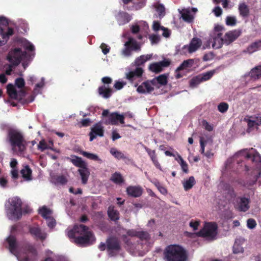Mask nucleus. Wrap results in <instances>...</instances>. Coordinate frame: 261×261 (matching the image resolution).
<instances>
[{"instance_id": "obj_60", "label": "nucleus", "mask_w": 261, "mask_h": 261, "mask_svg": "<svg viewBox=\"0 0 261 261\" xmlns=\"http://www.w3.org/2000/svg\"><path fill=\"white\" fill-rule=\"evenodd\" d=\"M163 26H161L159 21H154L152 25V29L154 31L157 32L160 30H162Z\"/></svg>"}, {"instance_id": "obj_54", "label": "nucleus", "mask_w": 261, "mask_h": 261, "mask_svg": "<svg viewBox=\"0 0 261 261\" xmlns=\"http://www.w3.org/2000/svg\"><path fill=\"white\" fill-rule=\"evenodd\" d=\"M179 158V160L180 161V166H181V169L182 170V171L185 172V173H188V164H187V163L183 160V159L181 158V156L180 155H179L178 156Z\"/></svg>"}, {"instance_id": "obj_50", "label": "nucleus", "mask_w": 261, "mask_h": 261, "mask_svg": "<svg viewBox=\"0 0 261 261\" xmlns=\"http://www.w3.org/2000/svg\"><path fill=\"white\" fill-rule=\"evenodd\" d=\"M229 108L228 104L225 102H222L218 106V111L222 113L226 112Z\"/></svg>"}, {"instance_id": "obj_18", "label": "nucleus", "mask_w": 261, "mask_h": 261, "mask_svg": "<svg viewBox=\"0 0 261 261\" xmlns=\"http://www.w3.org/2000/svg\"><path fill=\"white\" fill-rule=\"evenodd\" d=\"M126 193L129 196L133 197H139L143 193V189L140 186H128L126 188Z\"/></svg>"}, {"instance_id": "obj_10", "label": "nucleus", "mask_w": 261, "mask_h": 261, "mask_svg": "<svg viewBox=\"0 0 261 261\" xmlns=\"http://www.w3.org/2000/svg\"><path fill=\"white\" fill-rule=\"evenodd\" d=\"M140 50V46L137 41L132 38H129L124 43V48L122 50L121 53L125 57H129L132 55V51Z\"/></svg>"}, {"instance_id": "obj_47", "label": "nucleus", "mask_w": 261, "mask_h": 261, "mask_svg": "<svg viewBox=\"0 0 261 261\" xmlns=\"http://www.w3.org/2000/svg\"><path fill=\"white\" fill-rule=\"evenodd\" d=\"M202 80L200 78V76H197L195 77L192 78L190 82V86L191 87L194 88L196 87L197 85H198L201 82H202Z\"/></svg>"}, {"instance_id": "obj_42", "label": "nucleus", "mask_w": 261, "mask_h": 261, "mask_svg": "<svg viewBox=\"0 0 261 261\" xmlns=\"http://www.w3.org/2000/svg\"><path fill=\"white\" fill-rule=\"evenodd\" d=\"M240 241L239 239H237L235 241L234 244L233 246V253L234 254H238L243 253L244 252V249L242 246L238 243Z\"/></svg>"}, {"instance_id": "obj_21", "label": "nucleus", "mask_w": 261, "mask_h": 261, "mask_svg": "<svg viewBox=\"0 0 261 261\" xmlns=\"http://www.w3.org/2000/svg\"><path fill=\"white\" fill-rule=\"evenodd\" d=\"M153 90L154 87L150 85L147 81L143 82L137 89V91L142 94L150 93Z\"/></svg>"}, {"instance_id": "obj_64", "label": "nucleus", "mask_w": 261, "mask_h": 261, "mask_svg": "<svg viewBox=\"0 0 261 261\" xmlns=\"http://www.w3.org/2000/svg\"><path fill=\"white\" fill-rule=\"evenodd\" d=\"M91 122V121L90 119L86 118L82 119L81 121V124L82 126L83 127H87L90 125V123Z\"/></svg>"}, {"instance_id": "obj_34", "label": "nucleus", "mask_w": 261, "mask_h": 261, "mask_svg": "<svg viewBox=\"0 0 261 261\" xmlns=\"http://www.w3.org/2000/svg\"><path fill=\"white\" fill-rule=\"evenodd\" d=\"M261 47V40H258L252 43L247 48V52L252 54L258 50Z\"/></svg>"}, {"instance_id": "obj_28", "label": "nucleus", "mask_w": 261, "mask_h": 261, "mask_svg": "<svg viewBox=\"0 0 261 261\" xmlns=\"http://www.w3.org/2000/svg\"><path fill=\"white\" fill-rule=\"evenodd\" d=\"M108 215L111 220L117 221L119 219V212L114 209L113 206H110L108 210Z\"/></svg>"}, {"instance_id": "obj_55", "label": "nucleus", "mask_w": 261, "mask_h": 261, "mask_svg": "<svg viewBox=\"0 0 261 261\" xmlns=\"http://www.w3.org/2000/svg\"><path fill=\"white\" fill-rule=\"evenodd\" d=\"M47 148V144L44 140H41L38 145V149L42 151Z\"/></svg>"}, {"instance_id": "obj_14", "label": "nucleus", "mask_w": 261, "mask_h": 261, "mask_svg": "<svg viewBox=\"0 0 261 261\" xmlns=\"http://www.w3.org/2000/svg\"><path fill=\"white\" fill-rule=\"evenodd\" d=\"M171 62L169 60L165 59L159 62H154L149 65L148 69L155 73H158L163 70L164 68L168 67Z\"/></svg>"}, {"instance_id": "obj_58", "label": "nucleus", "mask_w": 261, "mask_h": 261, "mask_svg": "<svg viewBox=\"0 0 261 261\" xmlns=\"http://www.w3.org/2000/svg\"><path fill=\"white\" fill-rule=\"evenodd\" d=\"M247 225L249 228L253 229L256 225V221H255L254 219L250 218L247 220Z\"/></svg>"}, {"instance_id": "obj_49", "label": "nucleus", "mask_w": 261, "mask_h": 261, "mask_svg": "<svg viewBox=\"0 0 261 261\" xmlns=\"http://www.w3.org/2000/svg\"><path fill=\"white\" fill-rule=\"evenodd\" d=\"M215 72V70H211L203 73L201 76H200L202 81H206L210 80L213 76Z\"/></svg>"}, {"instance_id": "obj_57", "label": "nucleus", "mask_w": 261, "mask_h": 261, "mask_svg": "<svg viewBox=\"0 0 261 261\" xmlns=\"http://www.w3.org/2000/svg\"><path fill=\"white\" fill-rule=\"evenodd\" d=\"M256 169L258 171V174L254 177V180L251 183L249 184V186H251L255 184L257 179L261 176V167H257Z\"/></svg>"}, {"instance_id": "obj_31", "label": "nucleus", "mask_w": 261, "mask_h": 261, "mask_svg": "<svg viewBox=\"0 0 261 261\" xmlns=\"http://www.w3.org/2000/svg\"><path fill=\"white\" fill-rule=\"evenodd\" d=\"M7 93L9 96L13 99L18 98V93L15 87L12 84H9L7 86Z\"/></svg>"}, {"instance_id": "obj_33", "label": "nucleus", "mask_w": 261, "mask_h": 261, "mask_svg": "<svg viewBox=\"0 0 261 261\" xmlns=\"http://www.w3.org/2000/svg\"><path fill=\"white\" fill-rule=\"evenodd\" d=\"M98 93L105 98H109L112 94V89L108 88L105 86H102L98 88Z\"/></svg>"}, {"instance_id": "obj_32", "label": "nucleus", "mask_w": 261, "mask_h": 261, "mask_svg": "<svg viewBox=\"0 0 261 261\" xmlns=\"http://www.w3.org/2000/svg\"><path fill=\"white\" fill-rule=\"evenodd\" d=\"M239 11L240 15L243 17H247L249 14V9L248 6L244 3H240L239 5Z\"/></svg>"}, {"instance_id": "obj_48", "label": "nucleus", "mask_w": 261, "mask_h": 261, "mask_svg": "<svg viewBox=\"0 0 261 261\" xmlns=\"http://www.w3.org/2000/svg\"><path fill=\"white\" fill-rule=\"evenodd\" d=\"M155 9L160 17H162L165 14V9L162 4H158L155 6Z\"/></svg>"}, {"instance_id": "obj_13", "label": "nucleus", "mask_w": 261, "mask_h": 261, "mask_svg": "<svg viewBox=\"0 0 261 261\" xmlns=\"http://www.w3.org/2000/svg\"><path fill=\"white\" fill-rule=\"evenodd\" d=\"M249 198L245 197H238L236 199L234 207L239 212H246L249 209Z\"/></svg>"}, {"instance_id": "obj_6", "label": "nucleus", "mask_w": 261, "mask_h": 261, "mask_svg": "<svg viewBox=\"0 0 261 261\" xmlns=\"http://www.w3.org/2000/svg\"><path fill=\"white\" fill-rule=\"evenodd\" d=\"M217 229L218 226L216 223H205L203 228L200 230L197 234L201 237L214 240L217 234Z\"/></svg>"}, {"instance_id": "obj_44", "label": "nucleus", "mask_w": 261, "mask_h": 261, "mask_svg": "<svg viewBox=\"0 0 261 261\" xmlns=\"http://www.w3.org/2000/svg\"><path fill=\"white\" fill-rule=\"evenodd\" d=\"M158 83L161 85L165 86L168 83V76L165 74L160 75L156 77Z\"/></svg>"}, {"instance_id": "obj_3", "label": "nucleus", "mask_w": 261, "mask_h": 261, "mask_svg": "<svg viewBox=\"0 0 261 261\" xmlns=\"http://www.w3.org/2000/svg\"><path fill=\"white\" fill-rule=\"evenodd\" d=\"M165 261H187L188 253L187 251L178 245H170L168 246L164 252Z\"/></svg>"}, {"instance_id": "obj_1", "label": "nucleus", "mask_w": 261, "mask_h": 261, "mask_svg": "<svg viewBox=\"0 0 261 261\" xmlns=\"http://www.w3.org/2000/svg\"><path fill=\"white\" fill-rule=\"evenodd\" d=\"M68 236L74 239L75 243L81 246L92 244L95 241L92 232L88 227L83 224L75 226L72 229L68 231Z\"/></svg>"}, {"instance_id": "obj_41", "label": "nucleus", "mask_w": 261, "mask_h": 261, "mask_svg": "<svg viewBox=\"0 0 261 261\" xmlns=\"http://www.w3.org/2000/svg\"><path fill=\"white\" fill-rule=\"evenodd\" d=\"M213 142L212 140H205L203 137H201L200 139V152L201 154H203L204 155L205 152V145L208 143H210L212 144Z\"/></svg>"}, {"instance_id": "obj_62", "label": "nucleus", "mask_w": 261, "mask_h": 261, "mask_svg": "<svg viewBox=\"0 0 261 261\" xmlns=\"http://www.w3.org/2000/svg\"><path fill=\"white\" fill-rule=\"evenodd\" d=\"M200 224V221H195L192 220L189 224L190 227L193 228L194 230H196L198 229V227Z\"/></svg>"}, {"instance_id": "obj_8", "label": "nucleus", "mask_w": 261, "mask_h": 261, "mask_svg": "<svg viewBox=\"0 0 261 261\" xmlns=\"http://www.w3.org/2000/svg\"><path fill=\"white\" fill-rule=\"evenodd\" d=\"M27 55L25 51H22L20 48H15L9 53L7 58L10 63L14 66H17L26 58Z\"/></svg>"}, {"instance_id": "obj_16", "label": "nucleus", "mask_w": 261, "mask_h": 261, "mask_svg": "<svg viewBox=\"0 0 261 261\" xmlns=\"http://www.w3.org/2000/svg\"><path fill=\"white\" fill-rule=\"evenodd\" d=\"M104 134L103 127L100 123H96L91 128V131L89 133L90 141H93L97 136L103 137Z\"/></svg>"}, {"instance_id": "obj_35", "label": "nucleus", "mask_w": 261, "mask_h": 261, "mask_svg": "<svg viewBox=\"0 0 261 261\" xmlns=\"http://www.w3.org/2000/svg\"><path fill=\"white\" fill-rule=\"evenodd\" d=\"M111 180L118 185H120L124 181V179L122 175L119 172H115L112 175Z\"/></svg>"}, {"instance_id": "obj_30", "label": "nucleus", "mask_w": 261, "mask_h": 261, "mask_svg": "<svg viewBox=\"0 0 261 261\" xmlns=\"http://www.w3.org/2000/svg\"><path fill=\"white\" fill-rule=\"evenodd\" d=\"M20 173L23 178L26 180H30L32 179V171L29 165H25L20 170Z\"/></svg>"}, {"instance_id": "obj_23", "label": "nucleus", "mask_w": 261, "mask_h": 261, "mask_svg": "<svg viewBox=\"0 0 261 261\" xmlns=\"http://www.w3.org/2000/svg\"><path fill=\"white\" fill-rule=\"evenodd\" d=\"M201 45V41L197 38H193L188 47V51L190 53H192L197 50Z\"/></svg>"}, {"instance_id": "obj_11", "label": "nucleus", "mask_w": 261, "mask_h": 261, "mask_svg": "<svg viewBox=\"0 0 261 261\" xmlns=\"http://www.w3.org/2000/svg\"><path fill=\"white\" fill-rule=\"evenodd\" d=\"M106 243L107 249L111 256L115 255L121 250L120 241L116 238L111 237L108 239Z\"/></svg>"}, {"instance_id": "obj_9", "label": "nucleus", "mask_w": 261, "mask_h": 261, "mask_svg": "<svg viewBox=\"0 0 261 261\" xmlns=\"http://www.w3.org/2000/svg\"><path fill=\"white\" fill-rule=\"evenodd\" d=\"M102 116L103 117H108V119L106 120L105 124L117 125L119 122L121 124H124V115L118 114V112H113L109 114V110H105L102 113Z\"/></svg>"}, {"instance_id": "obj_52", "label": "nucleus", "mask_w": 261, "mask_h": 261, "mask_svg": "<svg viewBox=\"0 0 261 261\" xmlns=\"http://www.w3.org/2000/svg\"><path fill=\"white\" fill-rule=\"evenodd\" d=\"M15 84L18 88L21 89L24 87L25 82L23 78L18 77L15 80Z\"/></svg>"}, {"instance_id": "obj_26", "label": "nucleus", "mask_w": 261, "mask_h": 261, "mask_svg": "<svg viewBox=\"0 0 261 261\" xmlns=\"http://www.w3.org/2000/svg\"><path fill=\"white\" fill-rule=\"evenodd\" d=\"M71 157L70 161L75 166L79 167L80 169L87 166L86 163L83 161L81 157L74 155L71 156Z\"/></svg>"}, {"instance_id": "obj_2", "label": "nucleus", "mask_w": 261, "mask_h": 261, "mask_svg": "<svg viewBox=\"0 0 261 261\" xmlns=\"http://www.w3.org/2000/svg\"><path fill=\"white\" fill-rule=\"evenodd\" d=\"M7 141L13 149H17L22 153L26 149L27 143L23 134L18 129L10 128L8 129Z\"/></svg>"}, {"instance_id": "obj_7", "label": "nucleus", "mask_w": 261, "mask_h": 261, "mask_svg": "<svg viewBox=\"0 0 261 261\" xmlns=\"http://www.w3.org/2000/svg\"><path fill=\"white\" fill-rule=\"evenodd\" d=\"M9 24L8 19L4 17L0 16V46L4 45L10 36L14 34V30L12 28H8L7 32L3 27H7Z\"/></svg>"}, {"instance_id": "obj_12", "label": "nucleus", "mask_w": 261, "mask_h": 261, "mask_svg": "<svg viewBox=\"0 0 261 261\" xmlns=\"http://www.w3.org/2000/svg\"><path fill=\"white\" fill-rule=\"evenodd\" d=\"M24 250L25 251V255L22 257L17 258L19 261H36L37 251L35 247L32 245H26L24 246Z\"/></svg>"}, {"instance_id": "obj_63", "label": "nucleus", "mask_w": 261, "mask_h": 261, "mask_svg": "<svg viewBox=\"0 0 261 261\" xmlns=\"http://www.w3.org/2000/svg\"><path fill=\"white\" fill-rule=\"evenodd\" d=\"M213 12L217 17H219L221 15L222 11L221 8L219 6L216 7L213 10Z\"/></svg>"}, {"instance_id": "obj_37", "label": "nucleus", "mask_w": 261, "mask_h": 261, "mask_svg": "<svg viewBox=\"0 0 261 261\" xmlns=\"http://www.w3.org/2000/svg\"><path fill=\"white\" fill-rule=\"evenodd\" d=\"M110 153L116 159L118 160H128L129 159L124 155V154L121 151L117 150L115 148H112L110 150Z\"/></svg>"}, {"instance_id": "obj_39", "label": "nucleus", "mask_w": 261, "mask_h": 261, "mask_svg": "<svg viewBox=\"0 0 261 261\" xmlns=\"http://www.w3.org/2000/svg\"><path fill=\"white\" fill-rule=\"evenodd\" d=\"M195 180L193 176H190L188 179L186 180L184 185V188L185 191H188L191 189L195 184Z\"/></svg>"}, {"instance_id": "obj_46", "label": "nucleus", "mask_w": 261, "mask_h": 261, "mask_svg": "<svg viewBox=\"0 0 261 261\" xmlns=\"http://www.w3.org/2000/svg\"><path fill=\"white\" fill-rule=\"evenodd\" d=\"M39 213L45 219H48V216L51 214V211L44 206L39 210Z\"/></svg>"}, {"instance_id": "obj_15", "label": "nucleus", "mask_w": 261, "mask_h": 261, "mask_svg": "<svg viewBox=\"0 0 261 261\" xmlns=\"http://www.w3.org/2000/svg\"><path fill=\"white\" fill-rule=\"evenodd\" d=\"M143 72V68L141 67H138L135 70L126 73L125 77L129 82L133 83L137 79L141 78Z\"/></svg>"}, {"instance_id": "obj_51", "label": "nucleus", "mask_w": 261, "mask_h": 261, "mask_svg": "<svg viewBox=\"0 0 261 261\" xmlns=\"http://www.w3.org/2000/svg\"><path fill=\"white\" fill-rule=\"evenodd\" d=\"M237 20L234 17L227 16L226 18V24L229 26H233L236 24Z\"/></svg>"}, {"instance_id": "obj_17", "label": "nucleus", "mask_w": 261, "mask_h": 261, "mask_svg": "<svg viewBox=\"0 0 261 261\" xmlns=\"http://www.w3.org/2000/svg\"><path fill=\"white\" fill-rule=\"evenodd\" d=\"M115 18L120 25L129 22L132 19V16L128 13L121 11L118 13Z\"/></svg>"}, {"instance_id": "obj_53", "label": "nucleus", "mask_w": 261, "mask_h": 261, "mask_svg": "<svg viewBox=\"0 0 261 261\" xmlns=\"http://www.w3.org/2000/svg\"><path fill=\"white\" fill-rule=\"evenodd\" d=\"M138 238L143 240H147L149 238V236L148 233L145 231H138L137 236Z\"/></svg>"}, {"instance_id": "obj_19", "label": "nucleus", "mask_w": 261, "mask_h": 261, "mask_svg": "<svg viewBox=\"0 0 261 261\" xmlns=\"http://www.w3.org/2000/svg\"><path fill=\"white\" fill-rule=\"evenodd\" d=\"M30 233L36 239L44 241L46 238V233L42 231L39 227H30L29 229Z\"/></svg>"}, {"instance_id": "obj_4", "label": "nucleus", "mask_w": 261, "mask_h": 261, "mask_svg": "<svg viewBox=\"0 0 261 261\" xmlns=\"http://www.w3.org/2000/svg\"><path fill=\"white\" fill-rule=\"evenodd\" d=\"M9 205H6L8 216L11 219L19 220L22 217V201L18 197H13L9 200Z\"/></svg>"}, {"instance_id": "obj_5", "label": "nucleus", "mask_w": 261, "mask_h": 261, "mask_svg": "<svg viewBox=\"0 0 261 261\" xmlns=\"http://www.w3.org/2000/svg\"><path fill=\"white\" fill-rule=\"evenodd\" d=\"M241 32L239 30H234L226 33L224 37L222 38V33H218L217 37L214 39V43L213 44L215 47L217 41L219 42V45L216 48H220L223 44L228 45L235 41L241 35Z\"/></svg>"}, {"instance_id": "obj_61", "label": "nucleus", "mask_w": 261, "mask_h": 261, "mask_svg": "<svg viewBox=\"0 0 261 261\" xmlns=\"http://www.w3.org/2000/svg\"><path fill=\"white\" fill-rule=\"evenodd\" d=\"M100 48L104 55H107L110 51V48L105 43H102L100 45Z\"/></svg>"}, {"instance_id": "obj_24", "label": "nucleus", "mask_w": 261, "mask_h": 261, "mask_svg": "<svg viewBox=\"0 0 261 261\" xmlns=\"http://www.w3.org/2000/svg\"><path fill=\"white\" fill-rule=\"evenodd\" d=\"M245 159H251L252 162L255 163L257 167H261V156L259 153L255 151L254 153H247L245 155Z\"/></svg>"}, {"instance_id": "obj_25", "label": "nucleus", "mask_w": 261, "mask_h": 261, "mask_svg": "<svg viewBox=\"0 0 261 261\" xmlns=\"http://www.w3.org/2000/svg\"><path fill=\"white\" fill-rule=\"evenodd\" d=\"M151 57L150 55H141L135 59L133 64L136 67H141L143 66L147 61L149 60Z\"/></svg>"}, {"instance_id": "obj_43", "label": "nucleus", "mask_w": 261, "mask_h": 261, "mask_svg": "<svg viewBox=\"0 0 261 261\" xmlns=\"http://www.w3.org/2000/svg\"><path fill=\"white\" fill-rule=\"evenodd\" d=\"M145 5V1L141 0L138 3H134L133 6L132 7L128 8L127 7L126 9L128 10H138L143 8Z\"/></svg>"}, {"instance_id": "obj_56", "label": "nucleus", "mask_w": 261, "mask_h": 261, "mask_svg": "<svg viewBox=\"0 0 261 261\" xmlns=\"http://www.w3.org/2000/svg\"><path fill=\"white\" fill-rule=\"evenodd\" d=\"M152 44H157L160 40V37L157 35L152 34L149 37Z\"/></svg>"}, {"instance_id": "obj_29", "label": "nucleus", "mask_w": 261, "mask_h": 261, "mask_svg": "<svg viewBox=\"0 0 261 261\" xmlns=\"http://www.w3.org/2000/svg\"><path fill=\"white\" fill-rule=\"evenodd\" d=\"M78 172L81 176L82 184L84 185L87 184L90 175V171L87 168V166L79 169L78 170Z\"/></svg>"}, {"instance_id": "obj_20", "label": "nucleus", "mask_w": 261, "mask_h": 261, "mask_svg": "<svg viewBox=\"0 0 261 261\" xmlns=\"http://www.w3.org/2000/svg\"><path fill=\"white\" fill-rule=\"evenodd\" d=\"M145 150L149 156L154 166L160 171H162V167L158 160L155 150H151L147 147H145Z\"/></svg>"}, {"instance_id": "obj_27", "label": "nucleus", "mask_w": 261, "mask_h": 261, "mask_svg": "<svg viewBox=\"0 0 261 261\" xmlns=\"http://www.w3.org/2000/svg\"><path fill=\"white\" fill-rule=\"evenodd\" d=\"M251 79L256 80L261 77V65L257 66L252 68L249 73Z\"/></svg>"}, {"instance_id": "obj_36", "label": "nucleus", "mask_w": 261, "mask_h": 261, "mask_svg": "<svg viewBox=\"0 0 261 261\" xmlns=\"http://www.w3.org/2000/svg\"><path fill=\"white\" fill-rule=\"evenodd\" d=\"M181 17L184 21L188 23H192L194 20V16L191 14L190 11L188 10H183L181 13Z\"/></svg>"}, {"instance_id": "obj_38", "label": "nucleus", "mask_w": 261, "mask_h": 261, "mask_svg": "<svg viewBox=\"0 0 261 261\" xmlns=\"http://www.w3.org/2000/svg\"><path fill=\"white\" fill-rule=\"evenodd\" d=\"M81 154L84 156L93 161H97L99 163H102V160L99 158V157L95 154L89 153L85 151H81Z\"/></svg>"}, {"instance_id": "obj_45", "label": "nucleus", "mask_w": 261, "mask_h": 261, "mask_svg": "<svg viewBox=\"0 0 261 261\" xmlns=\"http://www.w3.org/2000/svg\"><path fill=\"white\" fill-rule=\"evenodd\" d=\"M54 179L55 180L56 184H60L61 185H64L66 184L68 181L66 177L63 175L57 176L55 177Z\"/></svg>"}, {"instance_id": "obj_59", "label": "nucleus", "mask_w": 261, "mask_h": 261, "mask_svg": "<svg viewBox=\"0 0 261 261\" xmlns=\"http://www.w3.org/2000/svg\"><path fill=\"white\" fill-rule=\"evenodd\" d=\"M214 58V54L212 52H210L208 53L204 54L202 59L204 61H207L213 60Z\"/></svg>"}, {"instance_id": "obj_40", "label": "nucleus", "mask_w": 261, "mask_h": 261, "mask_svg": "<svg viewBox=\"0 0 261 261\" xmlns=\"http://www.w3.org/2000/svg\"><path fill=\"white\" fill-rule=\"evenodd\" d=\"M193 63V60L192 59H189L184 61L176 69V72H179L181 70L185 69L188 67H190Z\"/></svg>"}, {"instance_id": "obj_22", "label": "nucleus", "mask_w": 261, "mask_h": 261, "mask_svg": "<svg viewBox=\"0 0 261 261\" xmlns=\"http://www.w3.org/2000/svg\"><path fill=\"white\" fill-rule=\"evenodd\" d=\"M7 241L9 244V249L10 251L17 257L18 251L17 250L16 238L13 236H10L7 239Z\"/></svg>"}]
</instances>
